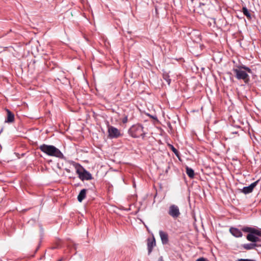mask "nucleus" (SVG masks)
<instances>
[{
  "label": "nucleus",
  "instance_id": "obj_1",
  "mask_svg": "<svg viewBox=\"0 0 261 261\" xmlns=\"http://www.w3.org/2000/svg\"><path fill=\"white\" fill-rule=\"evenodd\" d=\"M39 149L44 153L51 156L63 159L64 155L61 151L53 145L43 144L40 146Z\"/></svg>",
  "mask_w": 261,
  "mask_h": 261
},
{
  "label": "nucleus",
  "instance_id": "obj_2",
  "mask_svg": "<svg viewBox=\"0 0 261 261\" xmlns=\"http://www.w3.org/2000/svg\"><path fill=\"white\" fill-rule=\"evenodd\" d=\"M233 71L238 80H243L244 82H248L249 74L252 73L251 70L245 66H239L233 69Z\"/></svg>",
  "mask_w": 261,
  "mask_h": 261
},
{
  "label": "nucleus",
  "instance_id": "obj_3",
  "mask_svg": "<svg viewBox=\"0 0 261 261\" xmlns=\"http://www.w3.org/2000/svg\"><path fill=\"white\" fill-rule=\"evenodd\" d=\"M242 231L246 232H249L246 236L248 241L256 243L260 241L257 236L261 237V229H257L251 227H244L242 228Z\"/></svg>",
  "mask_w": 261,
  "mask_h": 261
},
{
  "label": "nucleus",
  "instance_id": "obj_4",
  "mask_svg": "<svg viewBox=\"0 0 261 261\" xmlns=\"http://www.w3.org/2000/svg\"><path fill=\"white\" fill-rule=\"evenodd\" d=\"M128 133L133 138H138L141 136L144 138L145 135L143 126L140 124L132 126L128 130Z\"/></svg>",
  "mask_w": 261,
  "mask_h": 261
},
{
  "label": "nucleus",
  "instance_id": "obj_5",
  "mask_svg": "<svg viewBox=\"0 0 261 261\" xmlns=\"http://www.w3.org/2000/svg\"><path fill=\"white\" fill-rule=\"evenodd\" d=\"M168 214L174 219L178 218L180 215L178 206L175 204L171 205L169 207Z\"/></svg>",
  "mask_w": 261,
  "mask_h": 261
},
{
  "label": "nucleus",
  "instance_id": "obj_6",
  "mask_svg": "<svg viewBox=\"0 0 261 261\" xmlns=\"http://www.w3.org/2000/svg\"><path fill=\"white\" fill-rule=\"evenodd\" d=\"M108 132L110 138H117L122 136L120 131L113 126H109Z\"/></svg>",
  "mask_w": 261,
  "mask_h": 261
},
{
  "label": "nucleus",
  "instance_id": "obj_7",
  "mask_svg": "<svg viewBox=\"0 0 261 261\" xmlns=\"http://www.w3.org/2000/svg\"><path fill=\"white\" fill-rule=\"evenodd\" d=\"M76 172L79 174V178L82 180H90L92 178L91 174L85 169L84 170L83 172H81L79 171L78 169H77Z\"/></svg>",
  "mask_w": 261,
  "mask_h": 261
},
{
  "label": "nucleus",
  "instance_id": "obj_8",
  "mask_svg": "<svg viewBox=\"0 0 261 261\" xmlns=\"http://www.w3.org/2000/svg\"><path fill=\"white\" fill-rule=\"evenodd\" d=\"M259 181V180H257L255 182L252 183L249 186L244 187L243 188L242 192L245 194L251 193L253 191L254 188L256 186V185L258 183Z\"/></svg>",
  "mask_w": 261,
  "mask_h": 261
},
{
  "label": "nucleus",
  "instance_id": "obj_9",
  "mask_svg": "<svg viewBox=\"0 0 261 261\" xmlns=\"http://www.w3.org/2000/svg\"><path fill=\"white\" fill-rule=\"evenodd\" d=\"M7 113V118L5 119V122L6 123H12L14 121V114L9 109H6Z\"/></svg>",
  "mask_w": 261,
  "mask_h": 261
},
{
  "label": "nucleus",
  "instance_id": "obj_10",
  "mask_svg": "<svg viewBox=\"0 0 261 261\" xmlns=\"http://www.w3.org/2000/svg\"><path fill=\"white\" fill-rule=\"evenodd\" d=\"M229 231L231 233V234L235 237L240 238L243 235L241 231L238 228L235 227H231L229 229Z\"/></svg>",
  "mask_w": 261,
  "mask_h": 261
},
{
  "label": "nucleus",
  "instance_id": "obj_11",
  "mask_svg": "<svg viewBox=\"0 0 261 261\" xmlns=\"http://www.w3.org/2000/svg\"><path fill=\"white\" fill-rule=\"evenodd\" d=\"M160 236L162 242V243L163 244H166L168 243L169 239H168V235L167 233L163 231H160Z\"/></svg>",
  "mask_w": 261,
  "mask_h": 261
},
{
  "label": "nucleus",
  "instance_id": "obj_12",
  "mask_svg": "<svg viewBox=\"0 0 261 261\" xmlns=\"http://www.w3.org/2000/svg\"><path fill=\"white\" fill-rule=\"evenodd\" d=\"M87 190L86 189H83L81 190L79 195L77 196V200L79 202H81L86 196Z\"/></svg>",
  "mask_w": 261,
  "mask_h": 261
},
{
  "label": "nucleus",
  "instance_id": "obj_13",
  "mask_svg": "<svg viewBox=\"0 0 261 261\" xmlns=\"http://www.w3.org/2000/svg\"><path fill=\"white\" fill-rule=\"evenodd\" d=\"M155 245V241L154 238L151 239H148V254H149L151 251L152 248Z\"/></svg>",
  "mask_w": 261,
  "mask_h": 261
},
{
  "label": "nucleus",
  "instance_id": "obj_14",
  "mask_svg": "<svg viewBox=\"0 0 261 261\" xmlns=\"http://www.w3.org/2000/svg\"><path fill=\"white\" fill-rule=\"evenodd\" d=\"M243 247L246 249V250H251L253 248H254L255 247L257 246H260V245H257L255 243H248V244H245L242 245Z\"/></svg>",
  "mask_w": 261,
  "mask_h": 261
},
{
  "label": "nucleus",
  "instance_id": "obj_15",
  "mask_svg": "<svg viewBox=\"0 0 261 261\" xmlns=\"http://www.w3.org/2000/svg\"><path fill=\"white\" fill-rule=\"evenodd\" d=\"M186 173L187 174L188 176L191 178H194L195 175L194 170L192 168L188 166L186 167Z\"/></svg>",
  "mask_w": 261,
  "mask_h": 261
},
{
  "label": "nucleus",
  "instance_id": "obj_16",
  "mask_svg": "<svg viewBox=\"0 0 261 261\" xmlns=\"http://www.w3.org/2000/svg\"><path fill=\"white\" fill-rule=\"evenodd\" d=\"M242 12L248 19L250 20L251 19V14L246 7H243Z\"/></svg>",
  "mask_w": 261,
  "mask_h": 261
},
{
  "label": "nucleus",
  "instance_id": "obj_17",
  "mask_svg": "<svg viewBox=\"0 0 261 261\" xmlns=\"http://www.w3.org/2000/svg\"><path fill=\"white\" fill-rule=\"evenodd\" d=\"M148 117L152 119V122L154 124H156L159 123V121L156 115H151L148 113Z\"/></svg>",
  "mask_w": 261,
  "mask_h": 261
},
{
  "label": "nucleus",
  "instance_id": "obj_18",
  "mask_svg": "<svg viewBox=\"0 0 261 261\" xmlns=\"http://www.w3.org/2000/svg\"><path fill=\"white\" fill-rule=\"evenodd\" d=\"M170 149L174 152V153L176 155L177 157L179 158V151L172 145H169Z\"/></svg>",
  "mask_w": 261,
  "mask_h": 261
},
{
  "label": "nucleus",
  "instance_id": "obj_19",
  "mask_svg": "<svg viewBox=\"0 0 261 261\" xmlns=\"http://www.w3.org/2000/svg\"><path fill=\"white\" fill-rule=\"evenodd\" d=\"M238 261H256L254 259H243V258H239L238 259Z\"/></svg>",
  "mask_w": 261,
  "mask_h": 261
},
{
  "label": "nucleus",
  "instance_id": "obj_20",
  "mask_svg": "<svg viewBox=\"0 0 261 261\" xmlns=\"http://www.w3.org/2000/svg\"><path fill=\"white\" fill-rule=\"evenodd\" d=\"M196 261H208V260L204 257H200V258H198Z\"/></svg>",
  "mask_w": 261,
  "mask_h": 261
},
{
  "label": "nucleus",
  "instance_id": "obj_21",
  "mask_svg": "<svg viewBox=\"0 0 261 261\" xmlns=\"http://www.w3.org/2000/svg\"><path fill=\"white\" fill-rule=\"evenodd\" d=\"M158 261H164L163 260V258L162 257V256H161L159 259V260Z\"/></svg>",
  "mask_w": 261,
  "mask_h": 261
},
{
  "label": "nucleus",
  "instance_id": "obj_22",
  "mask_svg": "<svg viewBox=\"0 0 261 261\" xmlns=\"http://www.w3.org/2000/svg\"><path fill=\"white\" fill-rule=\"evenodd\" d=\"M77 166L81 167L80 164L75 163V168H77Z\"/></svg>",
  "mask_w": 261,
  "mask_h": 261
},
{
  "label": "nucleus",
  "instance_id": "obj_23",
  "mask_svg": "<svg viewBox=\"0 0 261 261\" xmlns=\"http://www.w3.org/2000/svg\"><path fill=\"white\" fill-rule=\"evenodd\" d=\"M164 79L167 81V82H170L171 81V79H166V77H164Z\"/></svg>",
  "mask_w": 261,
  "mask_h": 261
},
{
  "label": "nucleus",
  "instance_id": "obj_24",
  "mask_svg": "<svg viewBox=\"0 0 261 261\" xmlns=\"http://www.w3.org/2000/svg\"><path fill=\"white\" fill-rule=\"evenodd\" d=\"M127 118H125V119H124V120H123V123L126 122L127 121Z\"/></svg>",
  "mask_w": 261,
  "mask_h": 261
},
{
  "label": "nucleus",
  "instance_id": "obj_25",
  "mask_svg": "<svg viewBox=\"0 0 261 261\" xmlns=\"http://www.w3.org/2000/svg\"><path fill=\"white\" fill-rule=\"evenodd\" d=\"M66 171H67V172H70V170H68V169H66Z\"/></svg>",
  "mask_w": 261,
  "mask_h": 261
},
{
  "label": "nucleus",
  "instance_id": "obj_26",
  "mask_svg": "<svg viewBox=\"0 0 261 261\" xmlns=\"http://www.w3.org/2000/svg\"><path fill=\"white\" fill-rule=\"evenodd\" d=\"M232 134H237V132H233Z\"/></svg>",
  "mask_w": 261,
  "mask_h": 261
}]
</instances>
